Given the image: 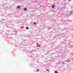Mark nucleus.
<instances>
[{
    "instance_id": "obj_3",
    "label": "nucleus",
    "mask_w": 73,
    "mask_h": 73,
    "mask_svg": "<svg viewBox=\"0 0 73 73\" xmlns=\"http://www.w3.org/2000/svg\"><path fill=\"white\" fill-rule=\"evenodd\" d=\"M72 12H73V11H71L70 12V15H72Z\"/></svg>"
},
{
    "instance_id": "obj_10",
    "label": "nucleus",
    "mask_w": 73,
    "mask_h": 73,
    "mask_svg": "<svg viewBox=\"0 0 73 73\" xmlns=\"http://www.w3.org/2000/svg\"><path fill=\"white\" fill-rule=\"evenodd\" d=\"M71 55H72V56H73V53H71Z\"/></svg>"
},
{
    "instance_id": "obj_5",
    "label": "nucleus",
    "mask_w": 73,
    "mask_h": 73,
    "mask_svg": "<svg viewBox=\"0 0 73 73\" xmlns=\"http://www.w3.org/2000/svg\"><path fill=\"white\" fill-rule=\"evenodd\" d=\"M52 8H54V6L52 5Z\"/></svg>"
},
{
    "instance_id": "obj_12",
    "label": "nucleus",
    "mask_w": 73,
    "mask_h": 73,
    "mask_svg": "<svg viewBox=\"0 0 73 73\" xmlns=\"http://www.w3.org/2000/svg\"><path fill=\"white\" fill-rule=\"evenodd\" d=\"M38 47H39L40 46V45H38Z\"/></svg>"
},
{
    "instance_id": "obj_8",
    "label": "nucleus",
    "mask_w": 73,
    "mask_h": 73,
    "mask_svg": "<svg viewBox=\"0 0 73 73\" xmlns=\"http://www.w3.org/2000/svg\"><path fill=\"white\" fill-rule=\"evenodd\" d=\"M38 71H39V70H38V69L36 70V72H38Z\"/></svg>"
},
{
    "instance_id": "obj_7",
    "label": "nucleus",
    "mask_w": 73,
    "mask_h": 73,
    "mask_svg": "<svg viewBox=\"0 0 73 73\" xmlns=\"http://www.w3.org/2000/svg\"><path fill=\"white\" fill-rule=\"evenodd\" d=\"M67 62H70V60H67Z\"/></svg>"
},
{
    "instance_id": "obj_9",
    "label": "nucleus",
    "mask_w": 73,
    "mask_h": 73,
    "mask_svg": "<svg viewBox=\"0 0 73 73\" xmlns=\"http://www.w3.org/2000/svg\"><path fill=\"white\" fill-rule=\"evenodd\" d=\"M21 28H24V27H21Z\"/></svg>"
},
{
    "instance_id": "obj_4",
    "label": "nucleus",
    "mask_w": 73,
    "mask_h": 73,
    "mask_svg": "<svg viewBox=\"0 0 73 73\" xmlns=\"http://www.w3.org/2000/svg\"><path fill=\"white\" fill-rule=\"evenodd\" d=\"M26 29H29V27H27Z\"/></svg>"
},
{
    "instance_id": "obj_6",
    "label": "nucleus",
    "mask_w": 73,
    "mask_h": 73,
    "mask_svg": "<svg viewBox=\"0 0 73 73\" xmlns=\"http://www.w3.org/2000/svg\"><path fill=\"white\" fill-rule=\"evenodd\" d=\"M54 73H58V72H57V71H55Z\"/></svg>"
},
{
    "instance_id": "obj_1",
    "label": "nucleus",
    "mask_w": 73,
    "mask_h": 73,
    "mask_svg": "<svg viewBox=\"0 0 73 73\" xmlns=\"http://www.w3.org/2000/svg\"><path fill=\"white\" fill-rule=\"evenodd\" d=\"M20 6H18L17 7V9H20Z\"/></svg>"
},
{
    "instance_id": "obj_2",
    "label": "nucleus",
    "mask_w": 73,
    "mask_h": 73,
    "mask_svg": "<svg viewBox=\"0 0 73 73\" xmlns=\"http://www.w3.org/2000/svg\"><path fill=\"white\" fill-rule=\"evenodd\" d=\"M24 11H26V10H27V9L26 8H24Z\"/></svg>"
},
{
    "instance_id": "obj_11",
    "label": "nucleus",
    "mask_w": 73,
    "mask_h": 73,
    "mask_svg": "<svg viewBox=\"0 0 73 73\" xmlns=\"http://www.w3.org/2000/svg\"><path fill=\"white\" fill-rule=\"evenodd\" d=\"M34 24H36V23H35V22H34Z\"/></svg>"
}]
</instances>
